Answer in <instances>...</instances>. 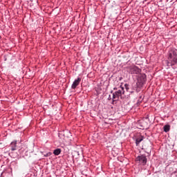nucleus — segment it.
Segmentation results:
<instances>
[{
  "label": "nucleus",
  "instance_id": "f257e3e1",
  "mask_svg": "<svg viewBox=\"0 0 177 177\" xmlns=\"http://www.w3.org/2000/svg\"><path fill=\"white\" fill-rule=\"evenodd\" d=\"M167 64L168 67H172L177 64V50L176 48H169L167 53Z\"/></svg>",
  "mask_w": 177,
  "mask_h": 177
},
{
  "label": "nucleus",
  "instance_id": "f03ea898",
  "mask_svg": "<svg viewBox=\"0 0 177 177\" xmlns=\"http://www.w3.org/2000/svg\"><path fill=\"white\" fill-rule=\"evenodd\" d=\"M122 95H125V91H124V87H120L118 91H115L113 94V102L118 100L120 97L122 99Z\"/></svg>",
  "mask_w": 177,
  "mask_h": 177
},
{
  "label": "nucleus",
  "instance_id": "7ed1b4c3",
  "mask_svg": "<svg viewBox=\"0 0 177 177\" xmlns=\"http://www.w3.org/2000/svg\"><path fill=\"white\" fill-rule=\"evenodd\" d=\"M146 74H141L138 75V82H137V86L138 88H142L144 84H146Z\"/></svg>",
  "mask_w": 177,
  "mask_h": 177
},
{
  "label": "nucleus",
  "instance_id": "20e7f679",
  "mask_svg": "<svg viewBox=\"0 0 177 177\" xmlns=\"http://www.w3.org/2000/svg\"><path fill=\"white\" fill-rule=\"evenodd\" d=\"M136 161L137 162H138V164H140L141 165H146L147 162V158H146V156L142 155L136 158Z\"/></svg>",
  "mask_w": 177,
  "mask_h": 177
},
{
  "label": "nucleus",
  "instance_id": "39448f33",
  "mask_svg": "<svg viewBox=\"0 0 177 177\" xmlns=\"http://www.w3.org/2000/svg\"><path fill=\"white\" fill-rule=\"evenodd\" d=\"M138 128L140 129H148L149 123L145 120H140L138 122Z\"/></svg>",
  "mask_w": 177,
  "mask_h": 177
},
{
  "label": "nucleus",
  "instance_id": "423d86ee",
  "mask_svg": "<svg viewBox=\"0 0 177 177\" xmlns=\"http://www.w3.org/2000/svg\"><path fill=\"white\" fill-rule=\"evenodd\" d=\"M140 71V68H138V66H133L130 69L131 74H139Z\"/></svg>",
  "mask_w": 177,
  "mask_h": 177
},
{
  "label": "nucleus",
  "instance_id": "0eeeda50",
  "mask_svg": "<svg viewBox=\"0 0 177 177\" xmlns=\"http://www.w3.org/2000/svg\"><path fill=\"white\" fill-rule=\"evenodd\" d=\"M81 82V77L77 78L73 83L71 88L72 89H75L77 86L80 85V83Z\"/></svg>",
  "mask_w": 177,
  "mask_h": 177
},
{
  "label": "nucleus",
  "instance_id": "6e6552de",
  "mask_svg": "<svg viewBox=\"0 0 177 177\" xmlns=\"http://www.w3.org/2000/svg\"><path fill=\"white\" fill-rule=\"evenodd\" d=\"M17 144V142L16 141L11 142L10 147H11L12 151H15V150H16V145Z\"/></svg>",
  "mask_w": 177,
  "mask_h": 177
},
{
  "label": "nucleus",
  "instance_id": "1a4fd4ad",
  "mask_svg": "<svg viewBox=\"0 0 177 177\" xmlns=\"http://www.w3.org/2000/svg\"><path fill=\"white\" fill-rule=\"evenodd\" d=\"M163 129L165 132H169V130L171 129V126L169 124H166L164 126Z\"/></svg>",
  "mask_w": 177,
  "mask_h": 177
},
{
  "label": "nucleus",
  "instance_id": "9d476101",
  "mask_svg": "<svg viewBox=\"0 0 177 177\" xmlns=\"http://www.w3.org/2000/svg\"><path fill=\"white\" fill-rule=\"evenodd\" d=\"M142 140H143V136H140V137L136 138V146H138L139 145V143H140V142H142Z\"/></svg>",
  "mask_w": 177,
  "mask_h": 177
},
{
  "label": "nucleus",
  "instance_id": "9b49d317",
  "mask_svg": "<svg viewBox=\"0 0 177 177\" xmlns=\"http://www.w3.org/2000/svg\"><path fill=\"white\" fill-rule=\"evenodd\" d=\"M60 153H62V150L60 149H57L54 150V152H53L55 156H59V154H60Z\"/></svg>",
  "mask_w": 177,
  "mask_h": 177
},
{
  "label": "nucleus",
  "instance_id": "f8f14e48",
  "mask_svg": "<svg viewBox=\"0 0 177 177\" xmlns=\"http://www.w3.org/2000/svg\"><path fill=\"white\" fill-rule=\"evenodd\" d=\"M124 87H125L126 91H129V84H125Z\"/></svg>",
  "mask_w": 177,
  "mask_h": 177
},
{
  "label": "nucleus",
  "instance_id": "ddd939ff",
  "mask_svg": "<svg viewBox=\"0 0 177 177\" xmlns=\"http://www.w3.org/2000/svg\"><path fill=\"white\" fill-rule=\"evenodd\" d=\"M142 100H143V97H142V95L140 97V100H138V102L137 103V104H140V103H142Z\"/></svg>",
  "mask_w": 177,
  "mask_h": 177
},
{
  "label": "nucleus",
  "instance_id": "4468645a",
  "mask_svg": "<svg viewBox=\"0 0 177 177\" xmlns=\"http://www.w3.org/2000/svg\"><path fill=\"white\" fill-rule=\"evenodd\" d=\"M46 157H48V154H46Z\"/></svg>",
  "mask_w": 177,
  "mask_h": 177
}]
</instances>
